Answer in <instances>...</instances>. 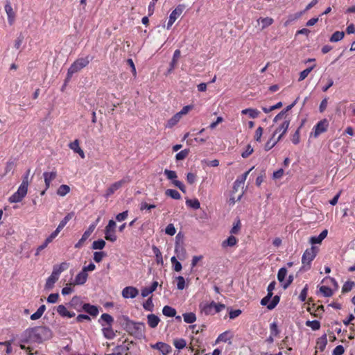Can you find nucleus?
<instances>
[{
    "instance_id": "obj_1",
    "label": "nucleus",
    "mask_w": 355,
    "mask_h": 355,
    "mask_svg": "<svg viewBox=\"0 0 355 355\" xmlns=\"http://www.w3.org/2000/svg\"><path fill=\"white\" fill-rule=\"evenodd\" d=\"M24 336L26 337L24 342L26 343L31 341L41 343L51 339L53 336V332L48 327L38 326L26 329Z\"/></svg>"
},
{
    "instance_id": "obj_2",
    "label": "nucleus",
    "mask_w": 355,
    "mask_h": 355,
    "mask_svg": "<svg viewBox=\"0 0 355 355\" xmlns=\"http://www.w3.org/2000/svg\"><path fill=\"white\" fill-rule=\"evenodd\" d=\"M318 251V248L315 246H311L304 251L302 257L301 270L307 271L311 268V262L317 256Z\"/></svg>"
},
{
    "instance_id": "obj_3",
    "label": "nucleus",
    "mask_w": 355,
    "mask_h": 355,
    "mask_svg": "<svg viewBox=\"0 0 355 355\" xmlns=\"http://www.w3.org/2000/svg\"><path fill=\"white\" fill-rule=\"evenodd\" d=\"M91 60L92 58H90L89 55H87L85 58L76 59L68 69L67 74V79H70L74 73L80 71L82 69L87 67Z\"/></svg>"
},
{
    "instance_id": "obj_4",
    "label": "nucleus",
    "mask_w": 355,
    "mask_h": 355,
    "mask_svg": "<svg viewBox=\"0 0 355 355\" xmlns=\"http://www.w3.org/2000/svg\"><path fill=\"white\" fill-rule=\"evenodd\" d=\"M125 329L126 331L135 337L142 336L145 330V324L141 322H134L132 320H127Z\"/></svg>"
},
{
    "instance_id": "obj_5",
    "label": "nucleus",
    "mask_w": 355,
    "mask_h": 355,
    "mask_svg": "<svg viewBox=\"0 0 355 355\" xmlns=\"http://www.w3.org/2000/svg\"><path fill=\"white\" fill-rule=\"evenodd\" d=\"M225 308V305L224 304L216 303L214 301L200 305L201 311L206 315H214L215 313L220 312Z\"/></svg>"
},
{
    "instance_id": "obj_6",
    "label": "nucleus",
    "mask_w": 355,
    "mask_h": 355,
    "mask_svg": "<svg viewBox=\"0 0 355 355\" xmlns=\"http://www.w3.org/2000/svg\"><path fill=\"white\" fill-rule=\"evenodd\" d=\"M116 223L113 220H110L108 222V224L105 228V239L107 241L114 242L117 239V236L116 235Z\"/></svg>"
},
{
    "instance_id": "obj_7",
    "label": "nucleus",
    "mask_w": 355,
    "mask_h": 355,
    "mask_svg": "<svg viewBox=\"0 0 355 355\" xmlns=\"http://www.w3.org/2000/svg\"><path fill=\"white\" fill-rule=\"evenodd\" d=\"M329 121L327 119H323L316 123L313 128L311 135L313 137L317 138L322 133L325 132L329 127Z\"/></svg>"
},
{
    "instance_id": "obj_8",
    "label": "nucleus",
    "mask_w": 355,
    "mask_h": 355,
    "mask_svg": "<svg viewBox=\"0 0 355 355\" xmlns=\"http://www.w3.org/2000/svg\"><path fill=\"white\" fill-rule=\"evenodd\" d=\"M185 9L184 4H179L171 12L169 16L168 21L167 23L166 28L169 30L172 25L174 24L175 20L182 15L184 10Z\"/></svg>"
},
{
    "instance_id": "obj_9",
    "label": "nucleus",
    "mask_w": 355,
    "mask_h": 355,
    "mask_svg": "<svg viewBox=\"0 0 355 355\" xmlns=\"http://www.w3.org/2000/svg\"><path fill=\"white\" fill-rule=\"evenodd\" d=\"M164 174L166 175V178L168 180H171L173 181L172 182L173 184L175 187H177L181 191H182L183 193L186 192V188H185V186L184 185V184L182 182L176 180L178 176H177V173L175 171H171L168 169H165Z\"/></svg>"
},
{
    "instance_id": "obj_10",
    "label": "nucleus",
    "mask_w": 355,
    "mask_h": 355,
    "mask_svg": "<svg viewBox=\"0 0 355 355\" xmlns=\"http://www.w3.org/2000/svg\"><path fill=\"white\" fill-rule=\"evenodd\" d=\"M28 188L24 186H19L17 191L15 192L8 199L10 203L19 202L26 196Z\"/></svg>"
},
{
    "instance_id": "obj_11",
    "label": "nucleus",
    "mask_w": 355,
    "mask_h": 355,
    "mask_svg": "<svg viewBox=\"0 0 355 355\" xmlns=\"http://www.w3.org/2000/svg\"><path fill=\"white\" fill-rule=\"evenodd\" d=\"M129 180L126 179H122L118 182L112 184L106 190L105 196L106 198L110 197L115 193L117 190L121 188L125 184L128 183Z\"/></svg>"
},
{
    "instance_id": "obj_12",
    "label": "nucleus",
    "mask_w": 355,
    "mask_h": 355,
    "mask_svg": "<svg viewBox=\"0 0 355 355\" xmlns=\"http://www.w3.org/2000/svg\"><path fill=\"white\" fill-rule=\"evenodd\" d=\"M138 294V289L134 286H126L122 291V296L124 298H135Z\"/></svg>"
},
{
    "instance_id": "obj_13",
    "label": "nucleus",
    "mask_w": 355,
    "mask_h": 355,
    "mask_svg": "<svg viewBox=\"0 0 355 355\" xmlns=\"http://www.w3.org/2000/svg\"><path fill=\"white\" fill-rule=\"evenodd\" d=\"M5 11L8 16V21L10 26L13 25L15 21L16 14L13 10L12 6L9 1H7L5 5Z\"/></svg>"
},
{
    "instance_id": "obj_14",
    "label": "nucleus",
    "mask_w": 355,
    "mask_h": 355,
    "mask_svg": "<svg viewBox=\"0 0 355 355\" xmlns=\"http://www.w3.org/2000/svg\"><path fill=\"white\" fill-rule=\"evenodd\" d=\"M290 119H286L278 127L273 134V137L278 132H281V134L277 137V141H279L282 137L286 133L288 128L290 125Z\"/></svg>"
},
{
    "instance_id": "obj_15",
    "label": "nucleus",
    "mask_w": 355,
    "mask_h": 355,
    "mask_svg": "<svg viewBox=\"0 0 355 355\" xmlns=\"http://www.w3.org/2000/svg\"><path fill=\"white\" fill-rule=\"evenodd\" d=\"M276 282L275 281H272L269 284L267 288L268 294L266 297L261 299V305H266L270 302L271 297L273 295V290L275 288Z\"/></svg>"
},
{
    "instance_id": "obj_16",
    "label": "nucleus",
    "mask_w": 355,
    "mask_h": 355,
    "mask_svg": "<svg viewBox=\"0 0 355 355\" xmlns=\"http://www.w3.org/2000/svg\"><path fill=\"white\" fill-rule=\"evenodd\" d=\"M56 177H57L56 171L43 173V178L44 180L46 190H47L50 187L51 182L53 180H54L56 178Z\"/></svg>"
},
{
    "instance_id": "obj_17",
    "label": "nucleus",
    "mask_w": 355,
    "mask_h": 355,
    "mask_svg": "<svg viewBox=\"0 0 355 355\" xmlns=\"http://www.w3.org/2000/svg\"><path fill=\"white\" fill-rule=\"evenodd\" d=\"M175 253L177 254V257L180 260H184L186 259L187 252L184 247L182 243H180L178 241H176L175 245Z\"/></svg>"
},
{
    "instance_id": "obj_18",
    "label": "nucleus",
    "mask_w": 355,
    "mask_h": 355,
    "mask_svg": "<svg viewBox=\"0 0 355 355\" xmlns=\"http://www.w3.org/2000/svg\"><path fill=\"white\" fill-rule=\"evenodd\" d=\"M152 348L158 349L164 355L168 354L171 351V347L170 345L165 343L157 342L155 345H151Z\"/></svg>"
},
{
    "instance_id": "obj_19",
    "label": "nucleus",
    "mask_w": 355,
    "mask_h": 355,
    "mask_svg": "<svg viewBox=\"0 0 355 355\" xmlns=\"http://www.w3.org/2000/svg\"><path fill=\"white\" fill-rule=\"evenodd\" d=\"M83 310L93 317L97 316L98 314V309L96 306L92 305L89 303H85L82 306Z\"/></svg>"
},
{
    "instance_id": "obj_20",
    "label": "nucleus",
    "mask_w": 355,
    "mask_h": 355,
    "mask_svg": "<svg viewBox=\"0 0 355 355\" xmlns=\"http://www.w3.org/2000/svg\"><path fill=\"white\" fill-rule=\"evenodd\" d=\"M69 268V263L67 262H62L59 265H55L53 268L51 275L59 279V276L63 271L66 270Z\"/></svg>"
},
{
    "instance_id": "obj_21",
    "label": "nucleus",
    "mask_w": 355,
    "mask_h": 355,
    "mask_svg": "<svg viewBox=\"0 0 355 355\" xmlns=\"http://www.w3.org/2000/svg\"><path fill=\"white\" fill-rule=\"evenodd\" d=\"M159 322L160 319L157 315L153 313H150L147 315V324L149 327L152 329L156 328Z\"/></svg>"
},
{
    "instance_id": "obj_22",
    "label": "nucleus",
    "mask_w": 355,
    "mask_h": 355,
    "mask_svg": "<svg viewBox=\"0 0 355 355\" xmlns=\"http://www.w3.org/2000/svg\"><path fill=\"white\" fill-rule=\"evenodd\" d=\"M57 312L62 317L71 318L75 316V313L69 311L65 307V306L63 304H60L57 306Z\"/></svg>"
},
{
    "instance_id": "obj_23",
    "label": "nucleus",
    "mask_w": 355,
    "mask_h": 355,
    "mask_svg": "<svg viewBox=\"0 0 355 355\" xmlns=\"http://www.w3.org/2000/svg\"><path fill=\"white\" fill-rule=\"evenodd\" d=\"M327 234L328 230H324L318 236H311L310 238L309 242L312 245L321 243L322 241L327 237Z\"/></svg>"
},
{
    "instance_id": "obj_24",
    "label": "nucleus",
    "mask_w": 355,
    "mask_h": 355,
    "mask_svg": "<svg viewBox=\"0 0 355 355\" xmlns=\"http://www.w3.org/2000/svg\"><path fill=\"white\" fill-rule=\"evenodd\" d=\"M88 277L87 273L85 272L83 270L76 276L74 284L83 285L84 284Z\"/></svg>"
},
{
    "instance_id": "obj_25",
    "label": "nucleus",
    "mask_w": 355,
    "mask_h": 355,
    "mask_svg": "<svg viewBox=\"0 0 355 355\" xmlns=\"http://www.w3.org/2000/svg\"><path fill=\"white\" fill-rule=\"evenodd\" d=\"M327 344V336L324 334L317 339L315 348L319 349L320 352H323L326 347Z\"/></svg>"
},
{
    "instance_id": "obj_26",
    "label": "nucleus",
    "mask_w": 355,
    "mask_h": 355,
    "mask_svg": "<svg viewBox=\"0 0 355 355\" xmlns=\"http://www.w3.org/2000/svg\"><path fill=\"white\" fill-rule=\"evenodd\" d=\"M158 286L157 282H153L150 286L145 287L141 289V295L143 297H147L150 293H153Z\"/></svg>"
},
{
    "instance_id": "obj_27",
    "label": "nucleus",
    "mask_w": 355,
    "mask_h": 355,
    "mask_svg": "<svg viewBox=\"0 0 355 355\" xmlns=\"http://www.w3.org/2000/svg\"><path fill=\"white\" fill-rule=\"evenodd\" d=\"M238 243V239L233 235L230 236L227 239L222 242V247H233L235 246Z\"/></svg>"
},
{
    "instance_id": "obj_28",
    "label": "nucleus",
    "mask_w": 355,
    "mask_h": 355,
    "mask_svg": "<svg viewBox=\"0 0 355 355\" xmlns=\"http://www.w3.org/2000/svg\"><path fill=\"white\" fill-rule=\"evenodd\" d=\"M181 116L178 113H176L174 116H173L170 119H168L165 125L166 128H171L174 125H175L181 119Z\"/></svg>"
},
{
    "instance_id": "obj_29",
    "label": "nucleus",
    "mask_w": 355,
    "mask_h": 355,
    "mask_svg": "<svg viewBox=\"0 0 355 355\" xmlns=\"http://www.w3.org/2000/svg\"><path fill=\"white\" fill-rule=\"evenodd\" d=\"M58 280V278L55 277L53 275H51L50 277L46 279L44 288L47 291L51 290L54 287L55 283Z\"/></svg>"
},
{
    "instance_id": "obj_30",
    "label": "nucleus",
    "mask_w": 355,
    "mask_h": 355,
    "mask_svg": "<svg viewBox=\"0 0 355 355\" xmlns=\"http://www.w3.org/2000/svg\"><path fill=\"white\" fill-rule=\"evenodd\" d=\"M242 114H248L252 119H256L259 116L260 112L257 109L247 108L241 111Z\"/></svg>"
},
{
    "instance_id": "obj_31",
    "label": "nucleus",
    "mask_w": 355,
    "mask_h": 355,
    "mask_svg": "<svg viewBox=\"0 0 355 355\" xmlns=\"http://www.w3.org/2000/svg\"><path fill=\"white\" fill-rule=\"evenodd\" d=\"M258 22H261V29H265L267 27L270 26V25H272L274 22V20L272 17H260L258 20H257Z\"/></svg>"
},
{
    "instance_id": "obj_32",
    "label": "nucleus",
    "mask_w": 355,
    "mask_h": 355,
    "mask_svg": "<svg viewBox=\"0 0 355 355\" xmlns=\"http://www.w3.org/2000/svg\"><path fill=\"white\" fill-rule=\"evenodd\" d=\"M46 311V306L44 304L41 305L37 311L32 314L31 315V320H36L40 319L42 315L44 314V311Z\"/></svg>"
},
{
    "instance_id": "obj_33",
    "label": "nucleus",
    "mask_w": 355,
    "mask_h": 355,
    "mask_svg": "<svg viewBox=\"0 0 355 355\" xmlns=\"http://www.w3.org/2000/svg\"><path fill=\"white\" fill-rule=\"evenodd\" d=\"M176 313L175 309L168 305L164 306L162 309V313L166 317H175Z\"/></svg>"
},
{
    "instance_id": "obj_34",
    "label": "nucleus",
    "mask_w": 355,
    "mask_h": 355,
    "mask_svg": "<svg viewBox=\"0 0 355 355\" xmlns=\"http://www.w3.org/2000/svg\"><path fill=\"white\" fill-rule=\"evenodd\" d=\"M113 350L114 352L112 353L105 355H123L127 352L128 348L123 345H117Z\"/></svg>"
},
{
    "instance_id": "obj_35",
    "label": "nucleus",
    "mask_w": 355,
    "mask_h": 355,
    "mask_svg": "<svg viewBox=\"0 0 355 355\" xmlns=\"http://www.w3.org/2000/svg\"><path fill=\"white\" fill-rule=\"evenodd\" d=\"M182 316L184 321L188 324H192L196 320V315L193 312L183 313Z\"/></svg>"
},
{
    "instance_id": "obj_36",
    "label": "nucleus",
    "mask_w": 355,
    "mask_h": 355,
    "mask_svg": "<svg viewBox=\"0 0 355 355\" xmlns=\"http://www.w3.org/2000/svg\"><path fill=\"white\" fill-rule=\"evenodd\" d=\"M270 338H271V342H273L274 337H276L278 336L279 331L277 327V324L276 322H272L270 324Z\"/></svg>"
},
{
    "instance_id": "obj_37",
    "label": "nucleus",
    "mask_w": 355,
    "mask_h": 355,
    "mask_svg": "<svg viewBox=\"0 0 355 355\" xmlns=\"http://www.w3.org/2000/svg\"><path fill=\"white\" fill-rule=\"evenodd\" d=\"M345 33L343 31H336L331 36L329 41L331 42H337L343 39Z\"/></svg>"
},
{
    "instance_id": "obj_38",
    "label": "nucleus",
    "mask_w": 355,
    "mask_h": 355,
    "mask_svg": "<svg viewBox=\"0 0 355 355\" xmlns=\"http://www.w3.org/2000/svg\"><path fill=\"white\" fill-rule=\"evenodd\" d=\"M69 192H70V187L67 184L60 185L57 190V194L62 197L66 196Z\"/></svg>"
},
{
    "instance_id": "obj_39",
    "label": "nucleus",
    "mask_w": 355,
    "mask_h": 355,
    "mask_svg": "<svg viewBox=\"0 0 355 355\" xmlns=\"http://www.w3.org/2000/svg\"><path fill=\"white\" fill-rule=\"evenodd\" d=\"M186 205L194 209H198L200 207V203L196 198L195 199H187L186 200Z\"/></svg>"
},
{
    "instance_id": "obj_40",
    "label": "nucleus",
    "mask_w": 355,
    "mask_h": 355,
    "mask_svg": "<svg viewBox=\"0 0 355 355\" xmlns=\"http://www.w3.org/2000/svg\"><path fill=\"white\" fill-rule=\"evenodd\" d=\"M165 193L166 196L175 200H180L181 198L180 193L175 189H168L166 191Z\"/></svg>"
},
{
    "instance_id": "obj_41",
    "label": "nucleus",
    "mask_w": 355,
    "mask_h": 355,
    "mask_svg": "<svg viewBox=\"0 0 355 355\" xmlns=\"http://www.w3.org/2000/svg\"><path fill=\"white\" fill-rule=\"evenodd\" d=\"M315 67V64H313V66L301 71L300 73L298 81L300 82V81H302L303 80H304Z\"/></svg>"
},
{
    "instance_id": "obj_42",
    "label": "nucleus",
    "mask_w": 355,
    "mask_h": 355,
    "mask_svg": "<svg viewBox=\"0 0 355 355\" xmlns=\"http://www.w3.org/2000/svg\"><path fill=\"white\" fill-rule=\"evenodd\" d=\"M106 243L103 239H98L97 241H94L92 243V249L94 250H102L105 248Z\"/></svg>"
},
{
    "instance_id": "obj_43",
    "label": "nucleus",
    "mask_w": 355,
    "mask_h": 355,
    "mask_svg": "<svg viewBox=\"0 0 355 355\" xmlns=\"http://www.w3.org/2000/svg\"><path fill=\"white\" fill-rule=\"evenodd\" d=\"M320 292L324 297H331L334 294L332 289L327 286H321L320 287Z\"/></svg>"
},
{
    "instance_id": "obj_44",
    "label": "nucleus",
    "mask_w": 355,
    "mask_h": 355,
    "mask_svg": "<svg viewBox=\"0 0 355 355\" xmlns=\"http://www.w3.org/2000/svg\"><path fill=\"white\" fill-rule=\"evenodd\" d=\"M173 345L178 349H182L186 347L187 342L184 338L175 339L173 341Z\"/></svg>"
},
{
    "instance_id": "obj_45",
    "label": "nucleus",
    "mask_w": 355,
    "mask_h": 355,
    "mask_svg": "<svg viewBox=\"0 0 355 355\" xmlns=\"http://www.w3.org/2000/svg\"><path fill=\"white\" fill-rule=\"evenodd\" d=\"M354 286L355 283L354 282L347 281L342 287V293H345L351 291Z\"/></svg>"
},
{
    "instance_id": "obj_46",
    "label": "nucleus",
    "mask_w": 355,
    "mask_h": 355,
    "mask_svg": "<svg viewBox=\"0 0 355 355\" xmlns=\"http://www.w3.org/2000/svg\"><path fill=\"white\" fill-rule=\"evenodd\" d=\"M171 261L173 265V268L175 271L180 272L182 270V264L180 261H178L175 257H172L171 259Z\"/></svg>"
},
{
    "instance_id": "obj_47",
    "label": "nucleus",
    "mask_w": 355,
    "mask_h": 355,
    "mask_svg": "<svg viewBox=\"0 0 355 355\" xmlns=\"http://www.w3.org/2000/svg\"><path fill=\"white\" fill-rule=\"evenodd\" d=\"M280 300V297L279 295H275L272 298V300L268 303L266 306H267V308L269 310L273 309L279 303Z\"/></svg>"
},
{
    "instance_id": "obj_48",
    "label": "nucleus",
    "mask_w": 355,
    "mask_h": 355,
    "mask_svg": "<svg viewBox=\"0 0 355 355\" xmlns=\"http://www.w3.org/2000/svg\"><path fill=\"white\" fill-rule=\"evenodd\" d=\"M89 234L86 233L85 232L82 235L81 239L75 244L74 247L75 248H80L83 245L84 243L88 239V238L90 236Z\"/></svg>"
},
{
    "instance_id": "obj_49",
    "label": "nucleus",
    "mask_w": 355,
    "mask_h": 355,
    "mask_svg": "<svg viewBox=\"0 0 355 355\" xmlns=\"http://www.w3.org/2000/svg\"><path fill=\"white\" fill-rule=\"evenodd\" d=\"M152 249L155 255L157 263H162V262H163L162 254V252H160L159 249L155 245H153Z\"/></svg>"
},
{
    "instance_id": "obj_50",
    "label": "nucleus",
    "mask_w": 355,
    "mask_h": 355,
    "mask_svg": "<svg viewBox=\"0 0 355 355\" xmlns=\"http://www.w3.org/2000/svg\"><path fill=\"white\" fill-rule=\"evenodd\" d=\"M306 325L314 331L318 330L320 328V322L318 320H307Z\"/></svg>"
},
{
    "instance_id": "obj_51",
    "label": "nucleus",
    "mask_w": 355,
    "mask_h": 355,
    "mask_svg": "<svg viewBox=\"0 0 355 355\" xmlns=\"http://www.w3.org/2000/svg\"><path fill=\"white\" fill-rule=\"evenodd\" d=\"M143 307L146 311L151 312L153 311L154 304L153 303L152 297H149L145 302H144Z\"/></svg>"
},
{
    "instance_id": "obj_52",
    "label": "nucleus",
    "mask_w": 355,
    "mask_h": 355,
    "mask_svg": "<svg viewBox=\"0 0 355 355\" xmlns=\"http://www.w3.org/2000/svg\"><path fill=\"white\" fill-rule=\"evenodd\" d=\"M241 227V223L239 219H237L236 221H235L233 224V227H232L230 230V233L232 234H237Z\"/></svg>"
},
{
    "instance_id": "obj_53",
    "label": "nucleus",
    "mask_w": 355,
    "mask_h": 355,
    "mask_svg": "<svg viewBox=\"0 0 355 355\" xmlns=\"http://www.w3.org/2000/svg\"><path fill=\"white\" fill-rule=\"evenodd\" d=\"M101 320L105 322L108 326H112L114 322V318L108 313H103L101 316Z\"/></svg>"
},
{
    "instance_id": "obj_54",
    "label": "nucleus",
    "mask_w": 355,
    "mask_h": 355,
    "mask_svg": "<svg viewBox=\"0 0 355 355\" xmlns=\"http://www.w3.org/2000/svg\"><path fill=\"white\" fill-rule=\"evenodd\" d=\"M302 125H303V123L301 124V125L297 128V130L293 135L291 140H292V142L295 145L298 144L300 143V130L302 127Z\"/></svg>"
},
{
    "instance_id": "obj_55",
    "label": "nucleus",
    "mask_w": 355,
    "mask_h": 355,
    "mask_svg": "<svg viewBox=\"0 0 355 355\" xmlns=\"http://www.w3.org/2000/svg\"><path fill=\"white\" fill-rule=\"evenodd\" d=\"M105 257H106V253L103 251L95 252L94 253V260L96 263L101 262Z\"/></svg>"
},
{
    "instance_id": "obj_56",
    "label": "nucleus",
    "mask_w": 355,
    "mask_h": 355,
    "mask_svg": "<svg viewBox=\"0 0 355 355\" xmlns=\"http://www.w3.org/2000/svg\"><path fill=\"white\" fill-rule=\"evenodd\" d=\"M287 275V270L285 268H281L277 273V279L279 282H283Z\"/></svg>"
},
{
    "instance_id": "obj_57",
    "label": "nucleus",
    "mask_w": 355,
    "mask_h": 355,
    "mask_svg": "<svg viewBox=\"0 0 355 355\" xmlns=\"http://www.w3.org/2000/svg\"><path fill=\"white\" fill-rule=\"evenodd\" d=\"M189 153V149L182 150L176 154L175 159L177 160H183L188 156Z\"/></svg>"
},
{
    "instance_id": "obj_58",
    "label": "nucleus",
    "mask_w": 355,
    "mask_h": 355,
    "mask_svg": "<svg viewBox=\"0 0 355 355\" xmlns=\"http://www.w3.org/2000/svg\"><path fill=\"white\" fill-rule=\"evenodd\" d=\"M252 169V168H250L249 171H246L243 175H241V176L238 177L237 179L235 181L236 182H238L239 184H241L242 186H243L244 182H245L247 177L248 175V174L250 173V171Z\"/></svg>"
},
{
    "instance_id": "obj_59",
    "label": "nucleus",
    "mask_w": 355,
    "mask_h": 355,
    "mask_svg": "<svg viewBox=\"0 0 355 355\" xmlns=\"http://www.w3.org/2000/svg\"><path fill=\"white\" fill-rule=\"evenodd\" d=\"M177 279V288L179 290H183L185 287V280L182 276H178Z\"/></svg>"
},
{
    "instance_id": "obj_60",
    "label": "nucleus",
    "mask_w": 355,
    "mask_h": 355,
    "mask_svg": "<svg viewBox=\"0 0 355 355\" xmlns=\"http://www.w3.org/2000/svg\"><path fill=\"white\" fill-rule=\"evenodd\" d=\"M234 193H232V195L229 199V204L230 205H234L236 201H239L241 199L243 194V191H241V193L237 197L234 196Z\"/></svg>"
},
{
    "instance_id": "obj_61",
    "label": "nucleus",
    "mask_w": 355,
    "mask_h": 355,
    "mask_svg": "<svg viewBox=\"0 0 355 355\" xmlns=\"http://www.w3.org/2000/svg\"><path fill=\"white\" fill-rule=\"evenodd\" d=\"M103 333L105 338L111 339L114 337V334L111 328V326L103 329Z\"/></svg>"
},
{
    "instance_id": "obj_62",
    "label": "nucleus",
    "mask_w": 355,
    "mask_h": 355,
    "mask_svg": "<svg viewBox=\"0 0 355 355\" xmlns=\"http://www.w3.org/2000/svg\"><path fill=\"white\" fill-rule=\"evenodd\" d=\"M299 17H300V15L297 14L289 15L287 19L286 20V21L284 23V26L285 27L289 26L293 21L296 20Z\"/></svg>"
},
{
    "instance_id": "obj_63",
    "label": "nucleus",
    "mask_w": 355,
    "mask_h": 355,
    "mask_svg": "<svg viewBox=\"0 0 355 355\" xmlns=\"http://www.w3.org/2000/svg\"><path fill=\"white\" fill-rule=\"evenodd\" d=\"M69 147L73 150V152L76 153L80 148V143L78 139H75L73 142H71L69 144Z\"/></svg>"
},
{
    "instance_id": "obj_64",
    "label": "nucleus",
    "mask_w": 355,
    "mask_h": 355,
    "mask_svg": "<svg viewBox=\"0 0 355 355\" xmlns=\"http://www.w3.org/2000/svg\"><path fill=\"white\" fill-rule=\"evenodd\" d=\"M345 352V349L343 345L336 346L334 351L332 355H343Z\"/></svg>"
}]
</instances>
